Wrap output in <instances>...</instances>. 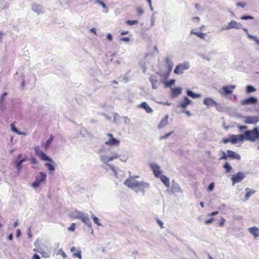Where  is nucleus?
Segmentation results:
<instances>
[{"label":"nucleus","instance_id":"obj_15","mask_svg":"<svg viewBox=\"0 0 259 259\" xmlns=\"http://www.w3.org/2000/svg\"><path fill=\"white\" fill-rule=\"evenodd\" d=\"M242 26V25L240 23L237 22L235 20H231L226 27V29H230L232 28L240 29Z\"/></svg>","mask_w":259,"mask_h":259},{"label":"nucleus","instance_id":"obj_40","mask_svg":"<svg viewBox=\"0 0 259 259\" xmlns=\"http://www.w3.org/2000/svg\"><path fill=\"white\" fill-rule=\"evenodd\" d=\"M16 167H17V169L18 170V174H19L20 171L22 168V163H21V162H20V161H18L17 163Z\"/></svg>","mask_w":259,"mask_h":259},{"label":"nucleus","instance_id":"obj_39","mask_svg":"<svg viewBox=\"0 0 259 259\" xmlns=\"http://www.w3.org/2000/svg\"><path fill=\"white\" fill-rule=\"evenodd\" d=\"M76 228L75 223H72L71 226L67 228V230L69 231L74 232Z\"/></svg>","mask_w":259,"mask_h":259},{"label":"nucleus","instance_id":"obj_54","mask_svg":"<svg viewBox=\"0 0 259 259\" xmlns=\"http://www.w3.org/2000/svg\"><path fill=\"white\" fill-rule=\"evenodd\" d=\"M245 5V3H238L237 4V6L238 7H241L242 8H244Z\"/></svg>","mask_w":259,"mask_h":259},{"label":"nucleus","instance_id":"obj_4","mask_svg":"<svg viewBox=\"0 0 259 259\" xmlns=\"http://www.w3.org/2000/svg\"><path fill=\"white\" fill-rule=\"evenodd\" d=\"M47 175L42 172H40L38 176L36 177L35 181L32 183V186L34 188L38 187L40 184L46 180Z\"/></svg>","mask_w":259,"mask_h":259},{"label":"nucleus","instance_id":"obj_16","mask_svg":"<svg viewBox=\"0 0 259 259\" xmlns=\"http://www.w3.org/2000/svg\"><path fill=\"white\" fill-rule=\"evenodd\" d=\"M227 156H228V158H230L231 159H235L237 160H240L241 159V156L238 154L230 150L227 151Z\"/></svg>","mask_w":259,"mask_h":259},{"label":"nucleus","instance_id":"obj_29","mask_svg":"<svg viewBox=\"0 0 259 259\" xmlns=\"http://www.w3.org/2000/svg\"><path fill=\"white\" fill-rule=\"evenodd\" d=\"M211 106H214L218 111H221L223 109L221 105L217 104L212 99H211Z\"/></svg>","mask_w":259,"mask_h":259},{"label":"nucleus","instance_id":"obj_47","mask_svg":"<svg viewBox=\"0 0 259 259\" xmlns=\"http://www.w3.org/2000/svg\"><path fill=\"white\" fill-rule=\"evenodd\" d=\"M173 132H169L168 133H167V134H165V135L161 137V139H166L167 138H168L170 135H171L172 134Z\"/></svg>","mask_w":259,"mask_h":259},{"label":"nucleus","instance_id":"obj_62","mask_svg":"<svg viewBox=\"0 0 259 259\" xmlns=\"http://www.w3.org/2000/svg\"><path fill=\"white\" fill-rule=\"evenodd\" d=\"M128 33V31H122V32H121V35H122L127 34Z\"/></svg>","mask_w":259,"mask_h":259},{"label":"nucleus","instance_id":"obj_63","mask_svg":"<svg viewBox=\"0 0 259 259\" xmlns=\"http://www.w3.org/2000/svg\"><path fill=\"white\" fill-rule=\"evenodd\" d=\"M26 160H27L26 158H24L21 159L19 161L21 162V163H22L23 162L26 161Z\"/></svg>","mask_w":259,"mask_h":259},{"label":"nucleus","instance_id":"obj_20","mask_svg":"<svg viewBox=\"0 0 259 259\" xmlns=\"http://www.w3.org/2000/svg\"><path fill=\"white\" fill-rule=\"evenodd\" d=\"M82 213L76 210L71 212L69 214V217L72 219H80Z\"/></svg>","mask_w":259,"mask_h":259},{"label":"nucleus","instance_id":"obj_38","mask_svg":"<svg viewBox=\"0 0 259 259\" xmlns=\"http://www.w3.org/2000/svg\"><path fill=\"white\" fill-rule=\"evenodd\" d=\"M126 23L130 25H133L138 23V21L137 20H126Z\"/></svg>","mask_w":259,"mask_h":259},{"label":"nucleus","instance_id":"obj_56","mask_svg":"<svg viewBox=\"0 0 259 259\" xmlns=\"http://www.w3.org/2000/svg\"><path fill=\"white\" fill-rule=\"evenodd\" d=\"M157 223L159 224V225L160 226V227L161 228H162L163 227V223H162V222L161 221H160L159 220L157 219Z\"/></svg>","mask_w":259,"mask_h":259},{"label":"nucleus","instance_id":"obj_37","mask_svg":"<svg viewBox=\"0 0 259 259\" xmlns=\"http://www.w3.org/2000/svg\"><path fill=\"white\" fill-rule=\"evenodd\" d=\"M73 256L74 257H78V258H79V259H81V251L77 250L76 252L73 253Z\"/></svg>","mask_w":259,"mask_h":259},{"label":"nucleus","instance_id":"obj_64","mask_svg":"<svg viewBox=\"0 0 259 259\" xmlns=\"http://www.w3.org/2000/svg\"><path fill=\"white\" fill-rule=\"evenodd\" d=\"M8 238L9 240H12L13 239V235L12 234L9 235Z\"/></svg>","mask_w":259,"mask_h":259},{"label":"nucleus","instance_id":"obj_24","mask_svg":"<svg viewBox=\"0 0 259 259\" xmlns=\"http://www.w3.org/2000/svg\"><path fill=\"white\" fill-rule=\"evenodd\" d=\"M160 179V180L162 182V183L166 186L167 187H169L170 185L169 179L165 176L164 175H161L159 177Z\"/></svg>","mask_w":259,"mask_h":259},{"label":"nucleus","instance_id":"obj_43","mask_svg":"<svg viewBox=\"0 0 259 259\" xmlns=\"http://www.w3.org/2000/svg\"><path fill=\"white\" fill-rule=\"evenodd\" d=\"M137 14L139 15H142L143 12H144V11L143 10V9L141 7H138L137 8Z\"/></svg>","mask_w":259,"mask_h":259},{"label":"nucleus","instance_id":"obj_45","mask_svg":"<svg viewBox=\"0 0 259 259\" xmlns=\"http://www.w3.org/2000/svg\"><path fill=\"white\" fill-rule=\"evenodd\" d=\"M107 164L109 168L110 169H111L116 175H117V172H116L115 167L112 165H111L110 164L107 163Z\"/></svg>","mask_w":259,"mask_h":259},{"label":"nucleus","instance_id":"obj_26","mask_svg":"<svg viewBox=\"0 0 259 259\" xmlns=\"http://www.w3.org/2000/svg\"><path fill=\"white\" fill-rule=\"evenodd\" d=\"M11 129L12 130L13 132L17 133L18 135H26V133H23V132H20L19 131L15 126H14V123H12L11 124Z\"/></svg>","mask_w":259,"mask_h":259},{"label":"nucleus","instance_id":"obj_6","mask_svg":"<svg viewBox=\"0 0 259 259\" xmlns=\"http://www.w3.org/2000/svg\"><path fill=\"white\" fill-rule=\"evenodd\" d=\"M236 85H230L224 86L220 91V94L223 96H227L232 94Z\"/></svg>","mask_w":259,"mask_h":259},{"label":"nucleus","instance_id":"obj_36","mask_svg":"<svg viewBox=\"0 0 259 259\" xmlns=\"http://www.w3.org/2000/svg\"><path fill=\"white\" fill-rule=\"evenodd\" d=\"M45 166L48 167V169L50 171H53L55 170V167H54V165L51 163H46L45 164Z\"/></svg>","mask_w":259,"mask_h":259},{"label":"nucleus","instance_id":"obj_42","mask_svg":"<svg viewBox=\"0 0 259 259\" xmlns=\"http://www.w3.org/2000/svg\"><path fill=\"white\" fill-rule=\"evenodd\" d=\"M93 220L94 223H95L96 224H97L98 226L101 225V224L99 223V220L97 217L94 216L93 217Z\"/></svg>","mask_w":259,"mask_h":259},{"label":"nucleus","instance_id":"obj_21","mask_svg":"<svg viewBox=\"0 0 259 259\" xmlns=\"http://www.w3.org/2000/svg\"><path fill=\"white\" fill-rule=\"evenodd\" d=\"M249 232L254 236V237H257L259 236V228L256 227H250L248 229Z\"/></svg>","mask_w":259,"mask_h":259},{"label":"nucleus","instance_id":"obj_55","mask_svg":"<svg viewBox=\"0 0 259 259\" xmlns=\"http://www.w3.org/2000/svg\"><path fill=\"white\" fill-rule=\"evenodd\" d=\"M32 259H40V258L38 254H34L33 255Z\"/></svg>","mask_w":259,"mask_h":259},{"label":"nucleus","instance_id":"obj_9","mask_svg":"<svg viewBox=\"0 0 259 259\" xmlns=\"http://www.w3.org/2000/svg\"><path fill=\"white\" fill-rule=\"evenodd\" d=\"M149 187V185L148 183H144L143 182H139L136 187V191L137 192H142L143 193L145 192V189L148 188Z\"/></svg>","mask_w":259,"mask_h":259},{"label":"nucleus","instance_id":"obj_57","mask_svg":"<svg viewBox=\"0 0 259 259\" xmlns=\"http://www.w3.org/2000/svg\"><path fill=\"white\" fill-rule=\"evenodd\" d=\"M107 37L109 40H111L112 39V36L110 33L107 34Z\"/></svg>","mask_w":259,"mask_h":259},{"label":"nucleus","instance_id":"obj_30","mask_svg":"<svg viewBox=\"0 0 259 259\" xmlns=\"http://www.w3.org/2000/svg\"><path fill=\"white\" fill-rule=\"evenodd\" d=\"M224 168L226 169V172L227 173L232 172V170L233 169V168L232 166L228 163L226 162L224 165Z\"/></svg>","mask_w":259,"mask_h":259},{"label":"nucleus","instance_id":"obj_12","mask_svg":"<svg viewBox=\"0 0 259 259\" xmlns=\"http://www.w3.org/2000/svg\"><path fill=\"white\" fill-rule=\"evenodd\" d=\"M119 157L120 156L118 154L115 153L109 157L103 156L101 157V160L103 163L107 164L109 162L113 160L114 159L119 158Z\"/></svg>","mask_w":259,"mask_h":259},{"label":"nucleus","instance_id":"obj_48","mask_svg":"<svg viewBox=\"0 0 259 259\" xmlns=\"http://www.w3.org/2000/svg\"><path fill=\"white\" fill-rule=\"evenodd\" d=\"M225 221V220L224 219H223L222 217H220V222L219 223V226H223L224 225Z\"/></svg>","mask_w":259,"mask_h":259},{"label":"nucleus","instance_id":"obj_58","mask_svg":"<svg viewBox=\"0 0 259 259\" xmlns=\"http://www.w3.org/2000/svg\"><path fill=\"white\" fill-rule=\"evenodd\" d=\"M70 251L71 252H72L73 253L75 252L76 251V248L74 246L72 247L70 249Z\"/></svg>","mask_w":259,"mask_h":259},{"label":"nucleus","instance_id":"obj_34","mask_svg":"<svg viewBox=\"0 0 259 259\" xmlns=\"http://www.w3.org/2000/svg\"><path fill=\"white\" fill-rule=\"evenodd\" d=\"M247 36L248 38L253 40L257 44L259 45V39L257 37L253 36L249 33H247Z\"/></svg>","mask_w":259,"mask_h":259},{"label":"nucleus","instance_id":"obj_52","mask_svg":"<svg viewBox=\"0 0 259 259\" xmlns=\"http://www.w3.org/2000/svg\"><path fill=\"white\" fill-rule=\"evenodd\" d=\"M228 158V156H227V152H223V156L222 157H221V159H226Z\"/></svg>","mask_w":259,"mask_h":259},{"label":"nucleus","instance_id":"obj_51","mask_svg":"<svg viewBox=\"0 0 259 259\" xmlns=\"http://www.w3.org/2000/svg\"><path fill=\"white\" fill-rule=\"evenodd\" d=\"M210 102V98H206L203 101L204 104H205L206 105H208Z\"/></svg>","mask_w":259,"mask_h":259},{"label":"nucleus","instance_id":"obj_41","mask_svg":"<svg viewBox=\"0 0 259 259\" xmlns=\"http://www.w3.org/2000/svg\"><path fill=\"white\" fill-rule=\"evenodd\" d=\"M241 19L242 20H248V19H251L252 20L254 19V18L252 16H249V15H245L242 16Z\"/></svg>","mask_w":259,"mask_h":259},{"label":"nucleus","instance_id":"obj_3","mask_svg":"<svg viewBox=\"0 0 259 259\" xmlns=\"http://www.w3.org/2000/svg\"><path fill=\"white\" fill-rule=\"evenodd\" d=\"M245 177L246 174L243 172H239L236 174L232 175L231 178L232 185L234 186L235 184L241 182Z\"/></svg>","mask_w":259,"mask_h":259},{"label":"nucleus","instance_id":"obj_31","mask_svg":"<svg viewBox=\"0 0 259 259\" xmlns=\"http://www.w3.org/2000/svg\"><path fill=\"white\" fill-rule=\"evenodd\" d=\"M187 94L189 96L192 97V98H198L200 97V95L199 94H195L190 90L187 91Z\"/></svg>","mask_w":259,"mask_h":259},{"label":"nucleus","instance_id":"obj_28","mask_svg":"<svg viewBox=\"0 0 259 259\" xmlns=\"http://www.w3.org/2000/svg\"><path fill=\"white\" fill-rule=\"evenodd\" d=\"M245 190L247 192V193L245 194L246 200L248 199V198L251 196V195L255 193V191L254 190H249L248 188H246Z\"/></svg>","mask_w":259,"mask_h":259},{"label":"nucleus","instance_id":"obj_60","mask_svg":"<svg viewBox=\"0 0 259 259\" xmlns=\"http://www.w3.org/2000/svg\"><path fill=\"white\" fill-rule=\"evenodd\" d=\"M98 3H99V4H100V5H101L103 7H104H104H106V5H105V3H103V2L100 1H98Z\"/></svg>","mask_w":259,"mask_h":259},{"label":"nucleus","instance_id":"obj_44","mask_svg":"<svg viewBox=\"0 0 259 259\" xmlns=\"http://www.w3.org/2000/svg\"><path fill=\"white\" fill-rule=\"evenodd\" d=\"M59 253L63 257L64 259L66 257V255L63 250L60 249L59 251Z\"/></svg>","mask_w":259,"mask_h":259},{"label":"nucleus","instance_id":"obj_10","mask_svg":"<svg viewBox=\"0 0 259 259\" xmlns=\"http://www.w3.org/2000/svg\"><path fill=\"white\" fill-rule=\"evenodd\" d=\"M138 182V181L134 180L133 178H129L124 181V184L129 188H135Z\"/></svg>","mask_w":259,"mask_h":259},{"label":"nucleus","instance_id":"obj_18","mask_svg":"<svg viewBox=\"0 0 259 259\" xmlns=\"http://www.w3.org/2000/svg\"><path fill=\"white\" fill-rule=\"evenodd\" d=\"M191 103V101L189 100L187 97H185L184 100L179 103L178 107L182 109H185Z\"/></svg>","mask_w":259,"mask_h":259},{"label":"nucleus","instance_id":"obj_59","mask_svg":"<svg viewBox=\"0 0 259 259\" xmlns=\"http://www.w3.org/2000/svg\"><path fill=\"white\" fill-rule=\"evenodd\" d=\"M31 160L32 163L36 164L37 163L36 159L35 158H31Z\"/></svg>","mask_w":259,"mask_h":259},{"label":"nucleus","instance_id":"obj_33","mask_svg":"<svg viewBox=\"0 0 259 259\" xmlns=\"http://www.w3.org/2000/svg\"><path fill=\"white\" fill-rule=\"evenodd\" d=\"M175 79H170L169 81H165L164 83V85L165 87H170L172 85H173L175 83Z\"/></svg>","mask_w":259,"mask_h":259},{"label":"nucleus","instance_id":"obj_19","mask_svg":"<svg viewBox=\"0 0 259 259\" xmlns=\"http://www.w3.org/2000/svg\"><path fill=\"white\" fill-rule=\"evenodd\" d=\"M138 107L143 108L145 110L146 112L148 113H150L153 112V109L145 102H142L138 105Z\"/></svg>","mask_w":259,"mask_h":259},{"label":"nucleus","instance_id":"obj_17","mask_svg":"<svg viewBox=\"0 0 259 259\" xmlns=\"http://www.w3.org/2000/svg\"><path fill=\"white\" fill-rule=\"evenodd\" d=\"M258 121V117L256 116H247L245 119V122L247 124H255Z\"/></svg>","mask_w":259,"mask_h":259},{"label":"nucleus","instance_id":"obj_13","mask_svg":"<svg viewBox=\"0 0 259 259\" xmlns=\"http://www.w3.org/2000/svg\"><path fill=\"white\" fill-rule=\"evenodd\" d=\"M165 61H166V63L168 64V70L166 71V72L163 75V78L164 79H167L168 77V76H169V74H170L171 71L172 70L173 63L171 62V61L169 59H168V58L165 59Z\"/></svg>","mask_w":259,"mask_h":259},{"label":"nucleus","instance_id":"obj_14","mask_svg":"<svg viewBox=\"0 0 259 259\" xmlns=\"http://www.w3.org/2000/svg\"><path fill=\"white\" fill-rule=\"evenodd\" d=\"M150 167L152 169L153 173L156 177H159L161 176V170L160 167L156 164H151Z\"/></svg>","mask_w":259,"mask_h":259},{"label":"nucleus","instance_id":"obj_23","mask_svg":"<svg viewBox=\"0 0 259 259\" xmlns=\"http://www.w3.org/2000/svg\"><path fill=\"white\" fill-rule=\"evenodd\" d=\"M168 115H166L163 119H161L160 123L158 125L159 128H161L166 126L168 123Z\"/></svg>","mask_w":259,"mask_h":259},{"label":"nucleus","instance_id":"obj_7","mask_svg":"<svg viewBox=\"0 0 259 259\" xmlns=\"http://www.w3.org/2000/svg\"><path fill=\"white\" fill-rule=\"evenodd\" d=\"M189 68L188 63L185 62L177 65L174 70V73L177 74H182L184 71Z\"/></svg>","mask_w":259,"mask_h":259},{"label":"nucleus","instance_id":"obj_49","mask_svg":"<svg viewBox=\"0 0 259 259\" xmlns=\"http://www.w3.org/2000/svg\"><path fill=\"white\" fill-rule=\"evenodd\" d=\"M238 128L241 131L243 130H246L247 128V126L245 125H239L238 126Z\"/></svg>","mask_w":259,"mask_h":259},{"label":"nucleus","instance_id":"obj_61","mask_svg":"<svg viewBox=\"0 0 259 259\" xmlns=\"http://www.w3.org/2000/svg\"><path fill=\"white\" fill-rule=\"evenodd\" d=\"M185 113H186L188 116H191V114L190 111H183Z\"/></svg>","mask_w":259,"mask_h":259},{"label":"nucleus","instance_id":"obj_8","mask_svg":"<svg viewBox=\"0 0 259 259\" xmlns=\"http://www.w3.org/2000/svg\"><path fill=\"white\" fill-rule=\"evenodd\" d=\"M257 102V100L256 98L253 97H251L247 99H245L242 100L241 101V104L242 105H247L251 104H255Z\"/></svg>","mask_w":259,"mask_h":259},{"label":"nucleus","instance_id":"obj_27","mask_svg":"<svg viewBox=\"0 0 259 259\" xmlns=\"http://www.w3.org/2000/svg\"><path fill=\"white\" fill-rule=\"evenodd\" d=\"M53 139H54L53 136L51 135L50 138L47 140V141L46 142V143L44 146V149L45 150H47L48 148V147L51 145Z\"/></svg>","mask_w":259,"mask_h":259},{"label":"nucleus","instance_id":"obj_2","mask_svg":"<svg viewBox=\"0 0 259 259\" xmlns=\"http://www.w3.org/2000/svg\"><path fill=\"white\" fill-rule=\"evenodd\" d=\"M35 155L38 156L41 160L44 161H52V159L48 157L45 153L42 152L39 148V146H35L34 147Z\"/></svg>","mask_w":259,"mask_h":259},{"label":"nucleus","instance_id":"obj_53","mask_svg":"<svg viewBox=\"0 0 259 259\" xmlns=\"http://www.w3.org/2000/svg\"><path fill=\"white\" fill-rule=\"evenodd\" d=\"M223 141L225 144H227L229 142L231 143V137H230L229 138L225 139Z\"/></svg>","mask_w":259,"mask_h":259},{"label":"nucleus","instance_id":"obj_46","mask_svg":"<svg viewBox=\"0 0 259 259\" xmlns=\"http://www.w3.org/2000/svg\"><path fill=\"white\" fill-rule=\"evenodd\" d=\"M195 34L200 38H204L205 35L204 33L201 32H196Z\"/></svg>","mask_w":259,"mask_h":259},{"label":"nucleus","instance_id":"obj_11","mask_svg":"<svg viewBox=\"0 0 259 259\" xmlns=\"http://www.w3.org/2000/svg\"><path fill=\"white\" fill-rule=\"evenodd\" d=\"M230 137L231 143L232 144L240 142L244 140L243 135H232L230 136Z\"/></svg>","mask_w":259,"mask_h":259},{"label":"nucleus","instance_id":"obj_5","mask_svg":"<svg viewBox=\"0 0 259 259\" xmlns=\"http://www.w3.org/2000/svg\"><path fill=\"white\" fill-rule=\"evenodd\" d=\"M106 135L109 138V139L105 142V144L106 145L108 146H118L120 144V141L114 138L112 134L108 133Z\"/></svg>","mask_w":259,"mask_h":259},{"label":"nucleus","instance_id":"obj_22","mask_svg":"<svg viewBox=\"0 0 259 259\" xmlns=\"http://www.w3.org/2000/svg\"><path fill=\"white\" fill-rule=\"evenodd\" d=\"M182 93V89L180 88H175L171 89V96L173 98L176 97Z\"/></svg>","mask_w":259,"mask_h":259},{"label":"nucleus","instance_id":"obj_32","mask_svg":"<svg viewBox=\"0 0 259 259\" xmlns=\"http://www.w3.org/2000/svg\"><path fill=\"white\" fill-rule=\"evenodd\" d=\"M150 80L152 83L153 89H156L157 88L156 84L157 83V80L153 78V76H151Z\"/></svg>","mask_w":259,"mask_h":259},{"label":"nucleus","instance_id":"obj_25","mask_svg":"<svg viewBox=\"0 0 259 259\" xmlns=\"http://www.w3.org/2000/svg\"><path fill=\"white\" fill-rule=\"evenodd\" d=\"M80 220H81L83 223H85L88 226H90L91 225V222L88 215H84V214L82 213L81 218H80Z\"/></svg>","mask_w":259,"mask_h":259},{"label":"nucleus","instance_id":"obj_50","mask_svg":"<svg viewBox=\"0 0 259 259\" xmlns=\"http://www.w3.org/2000/svg\"><path fill=\"white\" fill-rule=\"evenodd\" d=\"M120 39L121 41H125V42H129L130 40V38L128 37H122V38H120Z\"/></svg>","mask_w":259,"mask_h":259},{"label":"nucleus","instance_id":"obj_1","mask_svg":"<svg viewBox=\"0 0 259 259\" xmlns=\"http://www.w3.org/2000/svg\"><path fill=\"white\" fill-rule=\"evenodd\" d=\"M244 140L251 142L259 141V127H254L252 130H247L244 132Z\"/></svg>","mask_w":259,"mask_h":259},{"label":"nucleus","instance_id":"obj_35","mask_svg":"<svg viewBox=\"0 0 259 259\" xmlns=\"http://www.w3.org/2000/svg\"><path fill=\"white\" fill-rule=\"evenodd\" d=\"M256 89L252 85H247L246 87L247 93H250L255 91Z\"/></svg>","mask_w":259,"mask_h":259}]
</instances>
